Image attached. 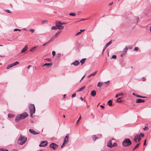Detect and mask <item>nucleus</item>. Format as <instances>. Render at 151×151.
Returning <instances> with one entry per match:
<instances>
[{
	"label": "nucleus",
	"mask_w": 151,
	"mask_h": 151,
	"mask_svg": "<svg viewBox=\"0 0 151 151\" xmlns=\"http://www.w3.org/2000/svg\"><path fill=\"white\" fill-rule=\"evenodd\" d=\"M27 138L24 137L22 136L21 134H20V137L18 139L17 142L20 145H23L26 141Z\"/></svg>",
	"instance_id": "obj_1"
},
{
	"label": "nucleus",
	"mask_w": 151,
	"mask_h": 151,
	"mask_svg": "<svg viewBox=\"0 0 151 151\" xmlns=\"http://www.w3.org/2000/svg\"><path fill=\"white\" fill-rule=\"evenodd\" d=\"M132 144V142L129 138L125 139L122 142V145L126 147Z\"/></svg>",
	"instance_id": "obj_2"
},
{
	"label": "nucleus",
	"mask_w": 151,
	"mask_h": 151,
	"mask_svg": "<svg viewBox=\"0 0 151 151\" xmlns=\"http://www.w3.org/2000/svg\"><path fill=\"white\" fill-rule=\"evenodd\" d=\"M144 136V134L142 133H141L139 134H137L136 135L134 138V142H139L141 139V137H143Z\"/></svg>",
	"instance_id": "obj_3"
},
{
	"label": "nucleus",
	"mask_w": 151,
	"mask_h": 151,
	"mask_svg": "<svg viewBox=\"0 0 151 151\" xmlns=\"http://www.w3.org/2000/svg\"><path fill=\"white\" fill-rule=\"evenodd\" d=\"M29 109L30 112H35V109L34 104H30L29 106Z\"/></svg>",
	"instance_id": "obj_4"
},
{
	"label": "nucleus",
	"mask_w": 151,
	"mask_h": 151,
	"mask_svg": "<svg viewBox=\"0 0 151 151\" xmlns=\"http://www.w3.org/2000/svg\"><path fill=\"white\" fill-rule=\"evenodd\" d=\"M48 144V142L46 140L42 141L41 142L39 146L40 147H44L46 146Z\"/></svg>",
	"instance_id": "obj_5"
},
{
	"label": "nucleus",
	"mask_w": 151,
	"mask_h": 151,
	"mask_svg": "<svg viewBox=\"0 0 151 151\" xmlns=\"http://www.w3.org/2000/svg\"><path fill=\"white\" fill-rule=\"evenodd\" d=\"M55 25L57 27L58 29L60 30L63 29L64 27L61 25V24L59 23V21H56L55 22Z\"/></svg>",
	"instance_id": "obj_6"
},
{
	"label": "nucleus",
	"mask_w": 151,
	"mask_h": 151,
	"mask_svg": "<svg viewBox=\"0 0 151 151\" xmlns=\"http://www.w3.org/2000/svg\"><path fill=\"white\" fill-rule=\"evenodd\" d=\"M50 147L53 150H55L58 148V146L54 143H52L50 145Z\"/></svg>",
	"instance_id": "obj_7"
},
{
	"label": "nucleus",
	"mask_w": 151,
	"mask_h": 151,
	"mask_svg": "<svg viewBox=\"0 0 151 151\" xmlns=\"http://www.w3.org/2000/svg\"><path fill=\"white\" fill-rule=\"evenodd\" d=\"M22 119H24L28 116V115L26 112H24L23 113L19 115Z\"/></svg>",
	"instance_id": "obj_8"
},
{
	"label": "nucleus",
	"mask_w": 151,
	"mask_h": 151,
	"mask_svg": "<svg viewBox=\"0 0 151 151\" xmlns=\"http://www.w3.org/2000/svg\"><path fill=\"white\" fill-rule=\"evenodd\" d=\"M58 36V33H56L50 40V42L53 41Z\"/></svg>",
	"instance_id": "obj_9"
},
{
	"label": "nucleus",
	"mask_w": 151,
	"mask_h": 151,
	"mask_svg": "<svg viewBox=\"0 0 151 151\" xmlns=\"http://www.w3.org/2000/svg\"><path fill=\"white\" fill-rule=\"evenodd\" d=\"M29 131L31 133L33 134H38L39 133H37L34 130L32 129H29Z\"/></svg>",
	"instance_id": "obj_10"
},
{
	"label": "nucleus",
	"mask_w": 151,
	"mask_h": 151,
	"mask_svg": "<svg viewBox=\"0 0 151 151\" xmlns=\"http://www.w3.org/2000/svg\"><path fill=\"white\" fill-rule=\"evenodd\" d=\"M69 137V136L68 135H66L64 139L63 142H65V143L67 144L68 142V139Z\"/></svg>",
	"instance_id": "obj_11"
},
{
	"label": "nucleus",
	"mask_w": 151,
	"mask_h": 151,
	"mask_svg": "<svg viewBox=\"0 0 151 151\" xmlns=\"http://www.w3.org/2000/svg\"><path fill=\"white\" fill-rule=\"evenodd\" d=\"M80 63L79 61L78 60H76L71 64V65H73L74 66H77Z\"/></svg>",
	"instance_id": "obj_12"
},
{
	"label": "nucleus",
	"mask_w": 151,
	"mask_h": 151,
	"mask_svg": "<svg viewBox=\"0 0 151 151\" xmlns=\"http://www.w3.org/2000/svg\"><path fill=\"white\" fill-rule=\"evenodd\" d=\"M52 63H45L43 64V65H42V67H43V66H47L48 67H51L52 66Z\"/></svg>",
	"instance_id": "obj_13"
},
{
	"label": "nucleus",
	"mask_w": 151,
	"mask_h": 151,
	"mask_svg": "<svg viewBox=\"0 0 151 151\" xmlns=\"http://www.w3.org/2000/svg\"><path fill=\"white\" fill-rule=\"evenodd\" d=\"M144 102H145L144 100L140 99H137L136 101V103H141Z\"/></svg>",
	"instance_id": "obj_14"
},
{
	"label": "nucleus",
	"mask_w": 151,
	"mask_h": 151,
	"mask_svg": "<svg viewBox=\"0 0 151 151\" xmlns=\"http://www.w3.org/2000/svg\"><path fill=\"white\" fill-rule=\"evenodd\" d=\"M107 146L111 147H112V142L111 140H109L108 142Z\"/></svg>",
	"instance_id": "obj_15"
},
{
	"label": "nucleus",
	"mask_w": 151,
	"mask_h": 151,
	"mask_svg": "<svg viewBox=\"0 0 151 151\" xmlns=\"http://www.w3.org/2000/svg\"><path fill=\"white\" fill-rule=\"evenodd\" d=\"M28 47L27 45H26L25 47L22 50L21 53H22L25 52L27 49Z\"/></svg>",
	"instance_id": "obj_16"
},
{
	"label": "nucleus",
	"mask_w": 151,
	"mask_h": 151,
	"mask_svg": "<svg viewBox=\"0 0 151 151\" xmlns=\"http://www.w3.org/2000/svg\"><path fill=\"white\" fill-rule=\"evenodd\" d=\"M96 94V92L95 90H93L91 92V94L93 97L95 96Z\"/></svg>",
	"instance_id": "obj_17"
},
{
	"label": "nucleus",
	"mask_w": 151,
	"mask_h": 151,
	"mask_svg": "<svg viewBox=\"0 0 151 151\" xmlns=\"http://www.w3.org/2000/svg\"><path fill=\"white\" fill-rule=\"evenodd\" d=\"M19 115L17 116L15 118V121L16 122L19 121L21 119V118Z\"/></svg>",
	"instance_id": "obj_18"
},
{
	"label": "nucleus",
	"mask_w": 151,
	"mask_h": 151,
	"mask_svg": "<svg viewBox=\"0 0 151 151\" xmlns=\"http://www.w3.org/2000/svg\"><path fill=\"white\" fill-rule=\"evenodd\" d=\"M133 95H134V96H137L138 97H140V98H145L146 97L143 96H142L138 95L136 93H133Z\"/></svg>",
	"instance_id": "obj_19"
},
{
	"label": "nucleus",
	"mask_w": 151,
	"mask_h": 151,
	"mask_svg": "<svg viewBox=\"0 0 151 151\" xmlns=\"http://www.w3.org/2000/svg\"><path fill=\"white\" fill-rule=\"evenodd\" d=\"M92 138L93 140L95 141L97 139L99 138V137H97L96 135H94L92 136Z\"/></svg>",
	"instance_id": "obj_20"
},
{
	"label": "nucleus",
	"mask_w": 151,
	"mask_h": 151,
	"mask_svg": "<svg viewBox=\"0 0 151 151\" xmlns=\"http://www.w3.org/2000/svg\"><path fill=\"white\" fill-rule=\"evenodd\" d=\"M85 86H84L81 88H79L77 91V92L81 91L85 88Z\"/></svg>",
	"instance_id": "obj_21"
},
{
	"label": "nucleus",
	"mask_w": 151,
	"mask_h": 151,
	"mask_svg": "<svg viewBox=\"0 0 151 151\" xmlns=\"http://www.w3.org/2000/svg\"><path fill=\"white\" fill-rule=\"evenodd\" d=\"M128 49V47L126 46L125 48L123 50V52H124V54H125L127 52V50Z\"/></svg>",
	"instance_id": "obj_22"
},
{
	"label": "nucleus",
	"mask_w": 151,
	"mask_h": 151,
	"mask_svg": "<svg viewBox=\"0 0 151 151\" xmlns=\"http://www.w3.org/2000/svg\"><path fill=\"white\" fill-rule=\"evenodd\" d=\"M108 105L110 106H112V102L111 100H109L108 102Z\"/></svg>",
	"instance_id": "obj_23"
},
{
	"label": "nucleus",
	"mask_w": 151,
	"mask_h": 151,
	"mask_svg": "<svg viewBox=\"0 0 151 151\" xmlns=\"http://www.w3.org/2000/svg\"><path fill=\"white\" fill-rule=\"evenodd\" d=\"M86 60V58H84L82 59L80 61V62L82 64H83L84 63L85 61Z\"/></svg>",
	"instance_id": "obj_24"
},
{
	"label": "nucleus",
	"mask_w": 151,
	"mask_h": 151,
	"mask_svg": "<svg viewBox=\"0 0 151 151\" xmlns=\"http://www.w3.org/2000/svg\"><path fill=\"white\" fill-rule=\"evenodd\" d=\"M140 143H139L137 144L133 148V150H134L136 148L138 147L140 145Z\"/></svg>",
	"instance_id": "obj_25"
},
{
	"label": "nucleus",
	"mask_w": 151,
	"mask_h": 151,
	"mask_svg": "<svg viewBox=\"0 0 151 151\" xmlns=\"http://www.w3.org/2000/svg\"><path fill=\"white\" fill-rule=\"evenodd\" d=\"M123 95V93H117L115 97H118L119 96H121V95L122 96Z\"/></svg>",
	"instance_id": "obj_26"
},
{
	"label": "nucleus",
	"mask_w": 151,
	"mask_h": 151,
	"mask_svg": "<svg viewBox=\"0 0 151 151\" xmlns=\"http://www.w3.org/2000/svg\"><path fill=\"white\" fill-rule=\"evenodd\" d=\"M97 72V71H96L93 72L92 73L90 74L91 76H95L96 75V74Z\"/></svg>",
	"instance_id": "obj_27"
},
{
	"label": "nucleus",
	"mask_w": 151,
	"mask_h": 151,
	"mask_svg": "<svg viewBox=\"0 0 151 151\" xmlns=\"http://www.w3.org/2000/svg\"><path fill=\"white\" fill-rule=\"evenodd\" d=\"M13 66H15L17 65L18 64H19V62H17V61H16V62H15L13 63H12Z\"/></svg>",
	"instance_id": "obj_28"
},
{
	"label": "nucleus",
	"mask_w": 151,
	"mask_h": 151,
	"mask_svg": "<svg viewBox=\"0 0 151 151\" xmlns=\"http://www.w3.org/2000/svg\"><path fill=\"white\" fill-rule=\"evenodd\" d=\"M13 66L12 64V63L11 64H10L8 66V67L7 68V69H10V68H12V67Z\"/></svg>",
	"instance_id": "obj_29"
},
{
	"label": "nucleus",
	"mask_w": 151,
	"mask_h": 151,
	"mask_svg": "<svg viewBox=\"0 0 151 151\" xmlns=\"http://www.w3.org/2000/svg\"><path fill=\"white\" fill-rule=\"evenodd\" d=\"M69 15L72 16H76V14L75 13L73 12L70 13L69 14Z\"/></svg>",
	"instance_id": "obj_30"
},
{
	"label": "nucleus",
	"mask_w": 151,
	"mask_h": 151,
	"mask_svg": "<svg viewBox=\"0 0 151 151\" xmlns=\"http://www.w3.org/2000/svg\"><path fill=\"white\" fill-rule=\"evenodd\" d=\"M121 97H119L116 100L117 102H122V101L121 100Z\"/></svg>",
	"instance_id": "obj_31"
},
{
	"label": "nucleus",
	"mask_w": 151,
	"mask_h": 151,
	"mask_svg": "<svg viewBox=\"0 0 151 151\" xmlns=\"http://www.w3.org/2000/svg\"><path fill=\"white\" fill-rule=\"evenodd\" d=\"M37 47H36V46L34 47H33V48H31V49H30V50H29L30 51L32 52V51H35V48H36Z\"/></svg>",
	"instance_id": "obj_32"
},
{
	"label": "nucleus",
	"mask_w": 151,
	"mask_h": 151,
	"mask_svg": "<svg viewBox=\"0 0 151 151\" xmlns=\"http://www.w3.org/2000/svg\"><path fill=\"white\" fill-rule=\"evenodd\" d=\"M112 40H111L109 42H108L106 44V45H107L108 46L110 45L112 43Z\"/></svg>",
	"instance_id": "obj_33"
},
{
	"label": "nucleus",
	"mask_w": 151,
	"mask_h": 151,
	"mask_svg": "<svg viewBox=\"0 0 151 151\" xmlns=\"http://www.w3.org/2000/svg\"><path fill=\"white\" fill-rule=\"evenodd\" d=\"M102 85V83H100V82H99L97 84V86L98 87H101Z\"/></svg>",
	"instance_id": "obj_34"
},
{
	"label": "nucleus",
	"mask_w": 151,
	"mask_h": 151,
	"mask_svg": "<svg viewBox=\"0 0 151 151\" xmlns=\"http://www.w3.org/2000/svg\"><path fill=\"white\" fill-rule=\"evenodd\" d=\"M57 28V26L56 25L55 26L52 27L51 29H58V28Z\"/></svg>",
	"instance_id": "obj_35"
},
{
	"label": "nucleus",
	"mask_w": 151,
	"mask_h": 151,
	"mask_svg": "<svg viewBox=\"0 0 151 151\" xmlns=\"http://www.w3.org/2000/svg\"><path fill=\"white\" fill-rule=\"evenodd\" d=\"M1 151H9V150L7 149H5L4 148H1L0 149Z\"/></svg>",
	"instance_id": "obj_36"
},
{
	"label": "nucleus",
	"mask_w": 151,
	"mask_h": 151,
	"mask_svg": "<svg viewBox=\"0 0 151 151\" xmlns=\"http://www.w3.org/2000/svg\"><path fill=\"white\" fill-rule=\"evenodd\" d=\"M47 22L48 21L47 20H45L42 22V24H44L45 23H47Z\"/></svg>",
	"instance_id": "obj_37"
},
{
	"label": "nucleus",
	"mask_w": 151,
	"mask_h": 151,
	"mask_svg": "<svg viewBox=\"0 0 151 151\" xmlns=\"http://www.w3.org/2000/svg\"><path fill=\"white\" fill-rule=\"evenodd\" d=\"M59 23L62 25L66 24L67 23L66 22H62L60 21H59Z\"/></svg>",
	"instance_id": "obj_38"
},
{
	"label": "nucleus",
	"mask_w": 151,
	"mask_h": 151,
	"mask_svg": "<svg viewBox=\"0 0 151 151\" xmlns=\"http://www.w3.org/2000/svg\"><path fill=\"white\" fill-rule=\"evenodd\" d=\"M8 116L9 118H12L14 116L13 115L11 114H9L8 115Z\"/></svg>",
	"instance_id": "obj_39"
},
{
	"label": "nucleus",
	"mask_w": 151,
	"mask_h": 151,
	"mask_svg": "<svg viewBox=\"0 0 151 151\" xmlns=\"http://www.w3.org/2000/svg\"><path fill=\"white\" fill-rule=\"evenodd\" d=\"M50 42V40H49L46 43L43 44V45H42L43 46H45L47 44Z\"/></svg>",
	"instance_id": "obj_40"
},
{
	"label": "nucleus",
	"mask_w": 151,
	"mask_h": 151,
	"mask_svg": "<svg viewBox=\"0 0 151 151\" xmlns=\"http://www.w3.org/2000/svg\"><path fill=\"white\" fill-rule=\"evenodd\" d=\"M30 116L32 118H33V114H34L35 113V112H30Z\"/></svg>",
	"instance_id": "obj_41"
},
{
	"label": "nucleus",
	"mask_w": 151,
	"mask_h": 151,
	"mask_svg": "<svg viewBox=\"0 0 151 151\" xmlns=\"http://www.w3.org/2000/svg\"><path fill=\"white\" fill-rule=\"evenodd\" d=\"M148 129V128L147 127H145L143 129L144 130H147V129Z\"/></svg>",
	"instance_id": "obj_42"
},
{
	"label": "nucleus",
	"mask_w": 151,
	"mask_h": 151,
	"mask_svg": "<svg viewBox=\"0 0 151 151\" xmlns=\"http://www.w3.org/2000/svg\"><path fill=\"white\" fill-rule=\"evenodd\" d=\"M116 55H112V58H114V59H116Z\"/></svg>",
	"instance_id": "obj_43"
},
{
	"label": "nucleus",
	"mask_w": 151,
	"mask_h": 151,
	"mask_svg": "<svg viewBox=\"0 0 151 151\" xmlns=\"http://www.w3.org/2000/svg\"><path fill=\"white\" fill-rule=\"evenodd\" d=\"M52 55L53 56H55V52L54 51H53L52 52Z\"/></svg>",
	"instance_id": "obj_44"
},
{
	"label": "nucleus",
	"mask_w": 151,
	"mask_h": 151,
	"mask_svg": "<svg viewBox=\"0 0 151 151\" xmlns=\"http://www.w3.org/2000/svg\"><path fill=\"white\" fill-rule=\"evenodd\" d=\"M65 144H66L65 143V142H63V143L62 145L61 146V147L62 148L63 147H64L65 146Z\"/></svg>",
	"instance_id": "obj_45"
},
{
	"label": "nucleus",
	"mask_w": 151,
	"mask_h": 151,
	"mask_svg": "<svg viewBox=\"0 0 151 151\" xmlns=\"http://www.w3.org/2000/svg\"><path fill=\"white\" fill-rule=\"evenodd\" d=\"M34 29H30L29 31L33 33L34 32Z\"/></svg>",
	"instance_id": "obj_46"
},
{
	"label": "nucleus",
	"mask_w": 151,
	"mask_h": 151,
	"mask_svg": "<svg viewBox=\"0 0 151 151\" xmlns=\"http://www.w3.org/2000/svg\"><path fill=\"white\" fill-rule=\"evenodd\" d=\"M5 11L7 13H11V12L9 10L6 9V10H5Z\"/></svg>",
	"instance_id": "obj_47"
},
{
	"label": "nucleus",
	"mask_w": 151,
	"mask_h": 151,
	"mask_svg": "<svg viewBox=\"0 0 151 151\" xmlns=\"http://www.w3.org/2000/svg\"><path fill=\"white\" fill-rule=\"evenodd\" d=\"M117 145V144L116 143H114L113 145H112V147L116 146Z\"/></svg>",
	"instance_id": "obj_48"
},
{
	"label": "nucleus",
	"mask_w": 151,
	"mask_h": 151,
	"mask_svg": "<svg viewBox=\"0 0 151 151\" xmlns=\"http://www.w3.org/2000/svg\"><path fill=\"white\" fill-rule=\"evenodd\" d=\"M81 116H80L79 117V118L78 119V120L76 122V124H77L78 123L80 119H81Z\"/></svg>",
	"instance_id": "obj_49"
},
{
	"label": "nucleus",
	"mask_w": 151,
	"mask_h": 151,
	"mask_svg": "<svg viewBox=\"0 0 151 151\" xmlns=\"http://www.w3.org/2000/svg\"><path fill=\"white\" fill-rule=\"evenodd\" d=\"M138 50V48L137 47H136L134 49V51H137Z\"/></svg>",
	"instance_id": "obj_50"
},
{
	"label": "nucleus",
	"mask_w": 151,
	"mask_h": 151,
	"mask_svg": "<svg viewBox=\"0 0 151 151\" xmlns=\"http://www.w3.org/2000/svg\"><path fill=\"white\" fill-rule=\"evenodd\" d=\"M21 30L19 29H18L16 28V29H14V31H18H18H20Z\"/></svg>",
	"instance_id": "obj_51"
},
{
	"label": "nucleus",
	"mask_w": 151,
	"mask_h": 151,
	"mask_svg": "<svg viewBox=\"0 0 151 151\" xmlns=\"http://www.w3.org/2000/svg\"><path fill=\"white\" fill-rule=\"evenodd\" d=\"M45 60H47L48 61H51V59H50V58H46V59H45Z\"/></svg>",
	"instance_id": "obj_52"
},
{
	"label": "nucleus",
	"mask_w": 151,
	"mask_h": 151,
	"mask_svg": "<svg viewBox=\"0 0 151 151\" xmlns=\"http://www.w3.org/2000/svg\"><path fill=\"white\" fill-rule=\"evenodd\" d=\"M76 93H74V94H73L72 95L71 97H72V98H73V97H75L76 96Z\"/></svg>",
	"instance_id": "obj_53"
},
{
	"label": "nucleus",
	"mask_w": 151,
	"mask_h": 151,
	"mask_svg": "<svg viewBox=\"0 0 151 151\" xmlns=\"http://www.w3.org/2000/svg\"><path fill=\"white\" fill-rule=\"evenodd\" d=\"M81 33V32H78L76 35V36H77L79 35Z\"/></svg>",
	"instance_id": "obj_54"
},
{
	"label": "nucleus",
	"mask_w": 151,
	"mask_h": 151,
	"mask_svg": "<svg viewBox=\"0 0 151 151\" xmlns=\"http://www.w3.org/2000/svg\"><path fill=\"white\" fill-rule=\"evenodd\" d=\"M85 75H84L82 77V78H81V79L80 80V82H81V81L83 79V78H84V77H85Z\"/></svg>",
	"instance_id": "obj_55"
},
{
	"label": "nucleus",
	"mask_w": 151,
	"mask_h": 151,
	"mask_svg": "<svg viewBox=\"0 0 151 151\" xmlns=\"http://www.w3.org/2000/svg\"><path fill=\"white\" fill-rule=\"evenodd\" d=\"M100 107L102 108H104V106L103 105H101Z\"/></svg>",
	"instance_id": "obj_56"
},
{
	"label": "nucleus",
	"mask_w": 151,
	"mask_h": 151,
	"mask_svg": "<svg viewBox=\"0 0 151 151\" xmlns=\"http://www.w3.org/2000/svg\"><path fill=\"white\" fill-rule=\"evenodd\" d=\"M106 48L105 47H104L103 49V52H102L103 53L104 52V51L105 50V49Z\"/></svg>",
	"instance_id": "obj_57"
},
{
	"label": "nucleus",
	"mask_w": 151,
	"mask_h": 151,
	"mask_svg": "<svg viewBox=\"0 0 151 151\" xmlns=\"http://www.w3.org/2000/svg\"><path fill=\"white\" fill-rule=\"evenodd\" d=\"M132 46H129V49H132Z\"/></svg>",
	"instance_id": "obj_58"
},
{
	"label": "nucleus",
	"mask_w": 151,
	"mask_h": 151,
	"mask_svg": "<svg viewBox=\"0 0 151 151\" xmlns=\"http://www.w3.org/2000/svg\"><path fill=\"white\" fill-rule=\"evenodd\" d=\"M142 80L143 81H145V78L144 77H143L142 78Z\"/></svg>",
	"instance_id": "obj_59"
},
{
	"label": "nucleus",
	"mask_w": 151,
	"mask_h": 151,
	"mask_svg": "<svg viewBox=\"0 0 151 151\" xmlns=\"http://www.w3.org/2000/svg\"><path fill=\"white\" fill-rule=\"evenodd\" d=\"M138 20H139V18H138V17H137V20H136L137 23L138 22Z\"/></svg>",
	"instance_id": "obj_60"
},
{
	"label": "nucleus",
	"mask_w": 151,
	"mask_h": 151,
	"mask_svg": "<svg viewBox=\"0 0 151 151\" xmlns=\"http://www.w3.org/2000/svg\"><path fill=\"white\" fill-rule=\"evenodd\" d=\"M30 122H31V123H33V121L32 120V119H30Z\"/></svg>",
	"instance_id": "obj_61"
},
{
	"label": "nucleus",
	"mask_w": 151,
	"mask_h": 151,
	"mask_svg": "<svg viewBox=\"0 0 151 151\" xmlns=\"http://www.w3.org/2000/svg\"><path fill=\"white\" fill-rule=\"evenodd\" d=\"M91 115H92V116H93V118H94V115H93V114L92 113L91 114Z\"/></svg>",
	"instance_id": "obj_62"
},
{
	"label": "nucleus",
	"mask_w": 151,
	"mask_h": 151,
	"mask_svg": "<svg viewBox=\"0 0 151 151\" xmlns=\"http://www.w3.org/2000/svg\"><path fill=\"white\" fill-rule=\"evenodd\" d=\"M113 4V3L112 2H111L109 4V5H111Z\"/></svg>",
	"instance_id": "obj_63"
},
{
	"label": "nucleus",
	"mask_w": 151,
	"mask_h": 151,
	"mask_svg": "<svg viewBox=\"0 0 151 151\" xmlns=\"http://www.w3.org/2000/svg\"><path fill=\"white\" fill-rule=\"evenodd\" d=\"M12 151H17V150L16 149H14L12 150Z\"/></svg>",
	"instance_id": "obj_64"
}]
</instances>
